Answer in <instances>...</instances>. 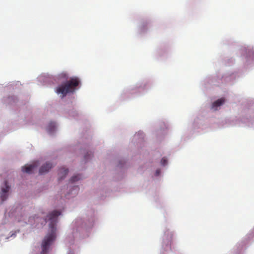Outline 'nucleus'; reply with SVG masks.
Instances as JSON below:
<instances>
[{
	"label": "nucleus",
	"mask_w": 254,
	"mask_h": 254,
	"mask_svg": "<svg viewBox=\"0 0 254 254\" xmlns=\"http://www.w3.org/2000/svg\"><path fill=\"white\" fill-rule=\"evenodd\" d=\"M61 214V212L60 211H53L49 213L45 219L46 221H50L49 224L50 232L45 237L43 241L41 254H47L50 245L55 240L56 237L55 225L57 222L58 217Z\"/></svg>",
	"instance_id": "f257e3e1"
},
{
	"label": "nucleus",
	"mask_w": 254,
	"mask_h": 254,
	"mask_svg": "<svg viewBox=\"0 0 254 254\" xmlns=\"http://www.w3.org/2000/svg\"><path fill=\"white\" fill-rule=\"evenodd\" d=\"M80 81L78 78L75 77L71 78L69 80L67 81L64 84H63L56 88V92L57 94H61L62 97H64L66 94L70 92H73L79 84Z\"/></svg>",
	"instance_id": "f03ea898"
},
{
	"label": "nucleus",
	"mask_w": 254,
	"mask_h": 254,
	"mask_svg": "<svg viewBox=\"0 0 254 254\" xmlns=\"http://www.w3.org/2000/svg\"><path fill=\"white\" fill-rule=\"evenodd\" d=\"M38 162L36 161L32 164L22 167V171L28 174H31L34 169L38 166Z\"/></svg>",
	"instance_id": "7ed1b4c3"
},
{
	"label": "nucleus",
	"mask_w": 254,
	"mask_h": 254,
	"mask_svg": "<svg viewBox=\"0 0 254 254\" xmlns=\"http://www.w3.org/2000/svg\"><path fill=\"white\" fill-rule=\"evenodd\" d=\"M4 184H5V188H2L1 189V192L0 193V197L1 198L2 201L5 200L7 198V197L8 195L7 192L9 191V190L10 188L9 186L7 185V181H5Z\"/></svg>",
	"instance_id": "20e7f679"
},
{
	"label": "nucleus",
	"mask_w": 254,
	"mask_h": 254,
	"mask_svg": "<svg viewBox=\"0 0 254 254\" xmlns=\"http://www.w3.org/2000/svg\"><path fill=\"white\" fill-rule=\"evenodd\" d=\"M53 167V165L50 163H46L44 164L39 170V174H43L44 173L48 172L50 169Z\"/></svg>",
	"instance_id": "39448f33"
},
{
	"label": "nucleus",
	"mask_w": 254,
	"mask_h": 254,
	"mask_svg": "<svg viewBox=\"0 0 254 254\" xmlns=\"http://www.w3.org/2000/svg\"><path fill=\"white\" fill-rule=\"evenodd\" d=\"M68 172V170L67 169L64 168L60 169L59 173V175L61 178L60 179H63L67 174Z\"/></svg>",
	"instance_id": "423d86ee"
},
{
	"label": "nucleus",
	"mask_w": 254,
	"mask_h": 254,
	"mask_svg": "<svg viewBox=\"0 0 254 254\" xmlns=\"http://www.w3.org/2000/svg\"><path fill=\"white\" fill-rule=\"evenodd\" d=\"M224 102H225L224 98H222L220 99H218L213 103V104L212 105V108H214L215 107H218L221 106V105H222L224 103Z\"/></svg>",
	"instance_id": "0eeeda50"
},
{
	"label": "nucleus",
	"mask_w": 254,
	"mask_h": 254,
	"mask_svg": "<svg viewBox=\"0 0 254 254\" xmlns=\"http://www.w3.org/2000/svg\"><path fill=\"white\" fill-rule=\"evenodd\" d=\"M56 127V124L54 122L50 123L48 126V129L50 132H52L54 130Z\"/></svg>",
	"instance_id": "6e6552de"
},
{
	"label": "nucleus",
	"mask_w": 254,
	"mask_h": 254,
	"mask_svg": "<svg viewBox=\"0 0 254 254\" xmlns=\"http://www.w3.org/2000/svg\"><path fill=\"white\" fill-rule=\"evenodd\" d=\"M81 179L80 176L79 175H75L73 177H72L70 180V182H75L76 181H77Z\"/></svg>",
	"instance_id": "1a4fd4ad"
},
{
	"label": "nucleus",
	"mask_w": 254,
	"mask_h": 254,
	"mask_svg": "<svg viewBox=\"0 0 254 254\" xmlns=\"http://www.w3.org/2000/svg\"><path fill=\"white\" fill-rule=\"evenodd\" d=\"M167 163V160L166 158H163L161 160V165L165 166Z\"/></svg>",
	"instance_id": "9d476101"
},
{
	"label": "nucleus",
	"mask_w": 254,
	"mask_h": 254,
	"mask_svg": "<svg viewBox=\"0 0 254 254\" xmlns=\"http://www.w3.org/2000/svg\"><path fill=\"white\" fill-rule=\"evenodd\" d=\"M159 172H160V171H159V170H157V171H156V174H159Z\"/></svg>",
	"instance_id": "9b49d317"
},
{
	"label": "nucleus",
	"mask_w": 254,
	"mask_h": 254,
	"mask_svg": "<svg viewBox=\"0 0 254 254\" xmlns=\"http://www.w3.org/2000/svg\"><path fill=\"white\" fill-rule=\"evenodd\" d=\"M85 158L86 159H87V155H85Z\"/></svg>",
	"instance_id": "f8f14e48"
}]
</instances>
